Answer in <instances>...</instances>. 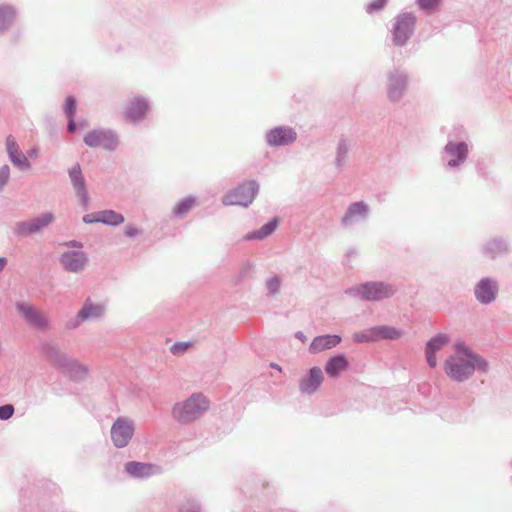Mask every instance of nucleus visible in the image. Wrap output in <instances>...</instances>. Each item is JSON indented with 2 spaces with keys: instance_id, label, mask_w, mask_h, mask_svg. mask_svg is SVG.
I'll return each mask as SVG.
<instances>
[{
  "instance_id": "obj_1",
  "label": "nucleus",
  "mask_w": 512,
  "mask_h": 512,
  "mask_svg": "<svg viewBox=\"0 0 512 512\" xmlns=\"http://www.w3.org/2000/svg\"><path fill=\"white\" fill-rule=\"evenodd\" d=\"M40 349L46 361L70 380L81 382L86 378L88 367L62 352L58 344L45 341Z\"/></svg>"
},
{
  "instance_id": "obj_2",
  "label": "nucleus",
  "mask_w": 512,
  "mask_h": 512,
  "mask_svg": "<svg viewBox=\"0 0 512 512\" xmlns=\"http://www.w3.org/2000/svg\"><path fill=\"white\" fill-rule=\"evenodd\" d=\"M396 285L385 281H367L347 288L344 293L363 301L377 302L391 298L396 294Z\"/></svg>"
},
{
  "instance_id": "obj_3",
  "label": "nucleus",
  "mask_w": 512,
  "mask_h": 512,
  "mask_svg": "<svg viewBox=\"0 0 512 512\" xmlns=\"http://www.w3.org/2000/svg\"><path fill=\"white\" fill-rule=\"evenodd\" d=\"M210 402L202 393H193L190 397L173 406L172 415L180 424H190L201 418L209 409Z\"/></svg>"
},
{
  "instance_id": "obj_4",
  "label": "nucleus",
  "mask_w": 512,
  "mask_h": 512,
  "mask_svg": "<svg viewBox=\"0 0 512 512\" xmlns=\"http://www.w3.org/2000/svg\"><path fill=\"white\" fill-rule=\"evenodd\" d=\"M478 361L469 358L450 356L445 360L444 371L447 376L455 382H465L475 371L486 374L489 371V362L484 359L483 364H476Z\"/></svg>"
},
{
  "instance_id": "obj_5",
  "label": "nucleus",
  "mask_w": 512,
  "mask_h": 512,
  "mask_svg": "<svg viewBox=\"0 0 512 512\" xmlns=\"http://www.w3.org/2000/svg\"><path fill=\"white\" fill-rule=\"evenodd\" d=\"M468 156V143L465 140H456L449 134L441 151L443 168L447 171L458 172L468 160Z\"/></svg>"
},
{
  "instance_id": "obj_6",
  "label": "nucleus",
  "mask_w": 512,
  "mask_h": 512,
  "mask_svg": "<svg viewBox=\"0 0 512 512\" xmlns=\"http://www.w3.org/2000/svg\"><path fill=\"white\" fill-rule=\"evenodd\" d=\"M417 17L412 12H401L393 19L391 32L392 44L404 47L408 44L416 29Z\"/></svg>"
},
{
  "instance_id": "obj_7",
  "label": "nucleus",
  "mask_w": 512,
  "mask_h": 512,
  "mask_svg": "<svg viewBox=\"0 0 512 512\" xmlns=\"http://www.w3.org/2000/svg\"><path fill=\"white\" fill-rule=\"evenodd\" d=\"M386 94L390 102L398 103L406 94L410 83L409 72L401 67H394L386 74Z\"/></svg>"
},
{
  "instance_id": "obj_8",
  "label": "nucleus",
  "mask_w": 512,
  "mask_h": 512,
  "mask_svg": "<svg viewBox=\"0 0 512 512\" xmlns=\"http://www.w3.org/2000/svg\"><path fill=\"white\" fill-rule=\"evenodd\" d=\"M259 189L258 181L246 180L227 192L222 198V203L225 206L239 205L248 207L259 193Z\"/></svg>"
},
{
  "instance_id": "obj_9",
  "label": "nucleus",
  "mask_w": 512,
  "mask_h": 512,
  "mask_svg": "<svg viewBox=\"0 0 512 512\" xmlns=\"http://www.w3.org/2000/svg\"><path fill=\"white\" fill-rule=\"evenodd\" d=\"M83 141L90 148L102 147L107 151H114L119 143L117 134L109 129H93L84 136Z\"/></svg>"
},
{
  "instance_id": "obj_10",
  "label": "nucleus",
  "mask_w": 512,
  "mask_h": 512,
  "mask_svg": "<svg viewBox=\"0 0 512 512\" xmlns=\"http://www.w3.org/2000/svg\"><path fill=\"white\" fill-rule=\"evenodd\" d=\"M297 140L296 130L287 125L275 126L265 133V142L270 148L290 146Z\"/></svg>"
},
{
  "instance_id": "obj_11",
  "label": "nucleus",
  "mask_w": 512,
  "mask_h": 512,
  "mask_svg": "<svg viewBox=\"0 0 512 512\" xmlns=\"http://www.w3.org/2000/svg\"><path fill=\"white\" fill-rule=\"evenodd\" d=\"M55 217L52 212H45L32 220L17 222L14 227V234L18 237H25L41 232L48 227Z\"/></svg>"
},
{
  "instance_id": "obj_12",
  "label": "nucleus",
  "mask_w": 512,
  "mask_h": 512,
  "mask_svg": "<svg viewBox=\"0 0 512 512\" xmlns=\"http://www.w3.org/2000/svg\"><path fill=\"white\" fill-rule=\"evenodd\" d=\"M133 434V422L124 417L117 418L111 427V439L117 448L127 446Z\"/></svg>"
},
{
  "instance_id": "obj_13",
  "label": "nucleus",
  "mask_w": 512,
  "mask_h": 512,
  "mask_svg": "<svg viewBox=\"0 0 512 512\" xmlns=\"http://www.w3.org/2000/svg\"><path fill=\"white\" fill-rule=\"evenodd\" d=\"M499 291L497 281L491 277L481 278L474 287L476 300L482 305H488L495 301Z\"/></svg>"
},
{
  "instance_id": "obj_14",
  "label": "nucleus",
  "mask_w": 512,
  "mask_h": 512,
  "mask_svg": "<svg viewBox=\"0 0 512 512\" xmlns=\"http://www.w3.org/2000/svg\"><path fill=\"white\" fill-rule=\"evenodd\" d=\"M68 176L74 188L76 196L80 199L83 209L87 210L89 204V193L79 163H75L71 168L68 169Z\"/></svg>"
},
{
  "instance_id": "obj_15",
  "label": "nucleus",
  "mask_w": 512,
  "mask_h": 512,
  "mask_svg": "<svg viewBox=\"0 0 512 512\" xmlns=\"http://www.w3.org/2000/svg\"><path fill=\"white\" fill-rule=\"evenodd\" d=\"M16 310L31 327L41 331H46L49 328L47 317L41 314L34 306L18 302L16 303Z\"/></svg>"
},
{
  "instance_id": "obj_16",
  "label": "nucleus",
  "mask_w": 512,
  "mask_h": 512,
  "mask_svg": "<svg viewBox=\"0 0 512 512\" xmlns=\"http://www.w3.org/2000/svg\"><path fill=\"white\" fill-rule=\"evenodd\" d=\"M125 472L135 479H147L162 473V467L157 464L129 461L124 465Z\"/></svg>"
},
{
  "instance_id": "obj_17",
  "label": "nucleus",
  "mask_w": 512,
  "mask_h": 512,
  "mask_svg": "<svg viewBox=\"0 0 512 512\" xmlns=\"http://www.w3.org/2000/svg\"><path fill=\"white\" fill-rule=\"evenodd\" d=\"M87 256L83 251L69 250L61 254L59 262L64 270L71 273L81 272L87 263Z\"/></svg>"
},
{
  "instance_id": "obj_18",
  "label": "nucleus",
  "mask_w": 512,
  "mask_h": 512,
  "mask_svg": "<svg viewBox=\"0 0 512 512\" xmlns=\"http://www.w3.org/2000/svg\"><path fill=\"white\" fill-rule=\"evenodd\" d=\"M149 109L147 99L142 96L134 97L129 101L125 110V118L128 122L137 124L141 122Z\"/></svg>"
},
{
  "instance_id": "obj_19",
  "label": "nucleus",
  "mask_w": 512,
  "mask_h": 512,
  "mask_svg": "<svg viewBox=\"0 0 512 512\" xmlns=\"http://www.w3.org/2000/svg\"><path fill=\"white\" fill-rule=\"evenodd\" d=\"M369 215V206L364 201H357L351 203L343 217L341 218V225L343 227H350L361 220H364Z\"/></svg>"
},
{
  "instance_id": "obj_20",
  "label": "nucleus",
  "mask_w": 512,
  "mask_h": 512,
  "mask_svg": "<svg viewBox=\"0 0 512 512\" xmlns=\"http://www.w3.org/2000/svg\"><path fill=\"white\" fill-rule=\"evenodd\" d=\"M323 382V372L320 367L314 366L301 378L299 390L304 395L314 394Z\"/></svg>"
},
{
  "instance_id": "obj_21",
  "label": "nucleus",
  "mask_w": 512,
  "mask_h": 512,
  "mask_svg": "<svg viewBox=\"0 0 512 512\" xmlns=\"http://www.w3.org/2000/svg\"><path fill=\"white\" fill-rule=\"evenodd\" d=\"M510 244L502 237H494L485 242L482 246V253L490 260L504 256L510 252Z\"/></svg>"
},
{
  "instance_id": "obj_22",
  "label": "nucleus",
  "mask_w": 512,
  "mask_h": 512,
  "mask_svg": "<svg viewBox=\"0 0 512 512\" xmlns=\"http://www.w3.org/2000/svg\"><path fill=\"white\" fill-rule=\"evenodd\" d=\"M6 150L12 164L20 170H27L31 164L27 157L20 151L19 145L12 135L6 138Z\"/></svg>"
},
{
  "instance_id": "obj_23",
  "label": "nucleus",
  "mask_w": 512,
  "mask_h": 512,
  "mask_svg": "<svg viewBox=\"0 0 512 512\" xmlns=\"http://www.w3.org/2000/svg\"><path fill=\"white\" fill-rule=\"evenodd\" d=\"M18 18V9L8 3L0 4V36L10 32Z\"/></svg>"
},
{
  "instance_id": "obj_24",
  "label": "nucleus",
  "mask_w": 512,
  "mask_h": 512,
  "mask_svg": "<svg viewBox=\"0 0 512 512\" xmlns=\"http://www.w3.org/2000/svg\"><path fill=\"white\" fill-rule=\"evenodd\" d=\"M342 341V338L340 335L337 334H326V335H320L316 336L308 350L311 354H317L326 350H330L337 345H339Z\"/></svg>"
},
{
  "instance_id": "obj_25",
  "label": "nucleus",
  "mask_w": 512,
  "mask_h": 512,
  "mask_svg": "<svg viewBox=\"0 0 512 512\" xmlns=\"http://www.w3.org/2000/svg\"><path fill=\"white\" fill-rule=\"evenodd\" d=\"M349 368V361L345 354L338 353L328 358L324 370L330 378H338Z\"/></svg>"
},
{
  "instance_id": "obj_26",
  "label": "nucleus",
  "mask_w": 512,
  "mask_h": 512,
  "mask_svg": "<svg viewBox=\"0 0 512 512\" xmlns=\"http://www.w3.org/2000/svg\"><path fill=\"white\" fill-rule=\"evenodd\" d=\"M279 226V219L277 217H273L267 223H265L261 228L256 229L252 232H249L243 236V241H253V240H264L270 235H272L277 227Z\"/></svg>"
},
{
  "instance_id": "obj_27",
  "label": "nucleus",
  "mask_w": 512,
  "mask_h": 512,
  "mask_svg": "<svg viewBox=\"0 0 512 512\" xmlns=\"http://www.w3.org/2000/svg\"><path fill=\"white\" fill-rule=\"evenodd\" d=\"M80 318L85 321L97 320L102 317L104 307L100 304H94L90 298L86 299L79 310Z\"/></svg>"
},
{
  "instance_id": "obj_28",
  "label": "nucleus",
  "mask_w": 512,
  "mask_h": 512,
  "mask_svg": "<svg viewBox=\"0 0 512 512\" xmlns=\"http://www.w3.org/2000/svg\"><path fill=\"white\" fill-rule=\"evenodd\" d=\"M196 199L193 196H186L179 200L172 209V217L175 219H183L186 214L193 208Z\"/></svg>"
},
{
  "instance_id": "obj_29",
  "label": "nucleus",
  "mask_w": 512,
  "mask_h": 512,
  "mask_svg": "<svg viewBox=\"0 0 512 512\" xmlns=\"http://www.w3.org/2000/svg\"><path fill=\"white\" fill-rule=\"evenodd\" d=\"M351 144L345 139L341 138L337 145L335 166L338 170H341L347 163Z\"/></svg>"
},
{
  "instance_id": "obj_30",
  "label": "nucleus",
  "mask_w": 512,
  "mask_h": 512,
  "mask_svg": "<svg viewBox=\"0 0 512 512\" xmlns=\"http://www.w3.org/2000/svg\"><path fill=\"white\" fill-rule=\"evenodd\" d=\"M124 216L111 209L100 211V223L108 226H119L124 222Z\"/></svg>"
},
{
  "instance_id": "obj_31",
  "label": "nucleus",
  "mask_w": 512,
  "mask_h": 512,
  "mask_svg": "<svg viewBox=\"0 0 512 512\" xmlns=\"http://www.w3.org/2000/svg\"><path fill=\"white\" fill-rule=\"evenodd\" d=\"M375 332H376V338L379 339H389V340H396L400 338L402 332L392 326L387 325H380L375 326Z\"/></svg>"
},
{
  "instance_id": "obj_32",
  "label": "nucleus",
  "mask_w": 512,
  "mask_h": 512,
  "mask_svg": "<svg viewBox=\"0 0 512 512\" xmlns=\"http://www.w3.org/2000/svg\"><path fill=\"white\" fill-rule=\"evenodd\" d=\"M448 342L449 338L446 334L438 333L427 341L425 351H430L436 354Z\"/></svg>"
},
{
  "instance_id": "obj_33",
  "label": "nucleus",
  "mask_w": 512,
  "mask_h": 512,
  "mask_svg": "<svg viewBox=\"0 0 512 512\" xmlns=\"http://www.w3.org/2000/svg\"><path fill=\"white\" fill-rule=\"evenodd\" d=\"M455 349L460 354L458 357L469 358L470 360L478 361L476 364L480 365L484 363L485 358L474 352L472 349L468 348L463 342H457L455 344Z\"/></svg>"
},
{
  "instance_id": "obj_34",
  "label": "nucleus",
  "mask_w": 512,
  "mask_h": 512,
  "mask_svg": "<svg viewBox=\"0 0 512 512\" xmlns=\"http://www.w3.org/2000/svg\"><path fill=\"white\" fill-rule=\"evenodd\" d=\"M353 340L357 343H368L377 341L375 326L364 331L356 332L353 335Z\"/></svg>"
},
{
  "instance_id": "obj_35",
  "label": "nucleus",
  "mask_w": 512,
  "mask_h": 512,
  "mask_svg": "<svg viewBox=\"0 0 512 512\" xmlns=\"http://www.w3.org/2000/svg\"><path fill=\"white\" fill-rule=\"evenodd\" d=\"M178 512H204L200 502L196 499L188 498L180 503Z\"/></svg>"
},
{
  "instance_id": "obj_36",
  "label": "nucleus",
  "mask_w": 512,
  "mask_h": 512,
  "mask_svg": "<svg viewBox=\"0 0 512 512\" xmlns=\"http://www.w3.org/2000/svg\"><path fill=\"white\" fill-rule=\"evenodd\" d=\"M442 0H415V3L421 11L426 14H432L441 5Z\"/></svg>"
},
{
  "instance_id": "obj_37",
  "label": "nucleus",
  "mask_w": 512,
  "mask_h": 512,
  "mask_svg": "<svg viewBox=\"0 0 512 512\" xmlns=\"http://www.w3.org/2000/svg\"><path fill=\"white\" fill-rule=\"evenodd\" d=\"M282 284V279L279 275H273L266 281L267 295L273 296L279 293Z\"/></svg>"
},
{
  "instance_id": "obj_38",
  "label": "nucleus",
  "mask_w": 512,
  "mask_h": 512,
  "mask_svg": "<svg viewBox=\"0 0 512 512\" xmlns=\"http://www.w3.org/2000/svg\"><path fill=\"white\" fill-rule=\"evenodd\" d=\"M388 0H371L365 6L367 14L373 15L381 12L387 5Z\"/></svg>"
},
{
  "instance_id": "obj_39",
  "label": "nucleus",
  "mask_w": 512,
  "mask_h": 512,
  "mask_svg": "<svg viewBox=\"0 0 512 512\" xmlns=\"http://www.w3.org/2000/svg\"><path fill=\"white\" fill-rule=\"evenodd\" d=\"M77 109V100L74 96L69 95L65 99L64 103V114L66 118L75 117Z\"/></svg>"
},
{
  "instance_id": "obj_40",
  "label": "nucleus",
  "mask_w": 512,
  "mask_h": 512,
  "mask_svg": "<svg viewBox=\"0 0 512 512\" xmlns=\"http://www.w3.org/2000/svg\"><path fill=\"white\" fill-rule=\"evenodd\" d=\"M190 345V342L177 341L170 347V352L173 355H180L184 353Z\"/></svg>"
},
{
  "instance_id": "obj_41",
  "label": "nucleus",
  "mask_w": 512,
  "mask_h": 512,
  "mask_svg": "<svg viewBox=\"0 0 512 512\" xmlns=\"http://www.w3.org/2000/svg\"><path fill=\"white\" fill-rule=\"evenodd\" d=\"M83 322H86L84 319L80 318V313L78 312L76 316L70 318L65 323V329L67 330H75L77 329Z\"/></svg>"
},
{
  "instance_id": "obj_42",
  "label": "nucleus",
  "mask_w": 512,
  "mask_h": 512,
  "mask_svg": "<svg viewBox=\"0 0 512 512\" xmlns=\"http://www.w3.org/2000/svg\"><path fill=\"white\" fill-rule=\"evenodd\" d=\"M15 412V408L12 404H5L0 406V420L10 419Z\"/></svg>"
},
{
  "instance_id": "obj_43",
  "label": "nucleus",
  "mask_w": 512,
  "mask_h": 512,
  "mask_svg": "<svg viewBox=\"0 0 512 512\" xmlns=\"http://www.w3.org/2000/svg\"><path fill=\"white\" fill-rule=\"evenodd\" d=\"M10 177V168L8 165H3L0 168V192L4 189L6 186L8 180Z\"/></svg>"
},
{
  "instance_id": "obj_44",
  "label": "nucleus",
  "mask_w": 512,
  "mask_h": 512,
  "mask_svg": "<svg viewBox=\"0 0 512 512\" xmlns=\"http://www.w3.org/2000/svg\"><path fill=\"white\" fill-rule=\"evenodd\" d=\"M253 272V265L250 262H245L242 264L239 270V279L244 280L249 278Z\"/></svg>"
},
{
  "instance_id": "obj_45",
  "label": "nucleus",
  "mask_w": 512,
  "mask_h": 512,
  "mask_svg": "<svg viewBox=\"0 0 512 512\" xmlns=\"http://www.w3.org/2000/svg\"><path fill=\"white\" fill-rule=\"evenodd\" d=\"M82 220L86 224L100 223V211L85 214Z\"/></svg>"
},
{
  "instance_id": "obj_46",
  "label": "nucleus",
  "mask_w": 512,
  "mask_h": 512,
  "mask_svg": "<svg viewBox=\"0 0 512 512\" xmlns=\"http://www.w3.org/2000/svg\"><path fill=\"white\" fill-rule=\"evenodd\" d=\"M124 233H125V236L132 238V237H135V236L141 234V230L133 225H127L125 227Z\"/></svg>"
},
{
  "instance_id": "obj_47",
  "label": "nucleus",
  "mask_w": 512,
  "mask_h": 512,
  "mask_svg": "<svg viewBox=\"0 0 512 512\" xmlns=\"http://www.w3.org/2000/svg\"><path fill=\"white\" fill-rule=\"evenodd\" d=\"M425 355H426V360H427L428 366L431 368H435L437 365L436 354L432 353L430 351H425Z\"/></svg>"
},
{
  "instance_id": "obj_48",
  "label": "nucleus",
  "mask_w": 512,
  "mask_h": 512,
  "mask_svg": "<svg viewBox=\"0 0 512 512\" xmlns=\"http://www.w3.org/2000/svg\"><path fill=\"white\" fill-rule=\"evenodd\" d=\"M78 124L75 121V117L67 118V132L73 134L76 132Z\"/></svg>"
},
{
  "instance_id": "obj_49",
  "label": "nucleus",
  "mask_w": 512,
  "mask_h": 512,
  "mask_svg": "<svg viewBox=\"0 0 512 512\" xmlns=\"http://www.w3.org/2000/svg\"><path fill=\"white\" fill-rule=\"evenodd\" d=\"M65 245L68 247H71V248H82V246H83L82 243L77 240L68 241L65 243Z\"/></svg>"
},
{
  "instance_id": "obj_50",
  "label": "nucleus",
  "mask_w": 512,
  "mask_h": 512,
  "mask_svg": "<svg viewBox=\"0 0 512 512\" xmlns=\"http://www.w3.org/2000/svg\"><path fill=\"white\" fill-rule=\"evenodd\" d=\"M295 338L300 340L302 343H305L307 341V337L305 336V334L302 331H297L295 333Z\"/></svg>"
},
{
  "instance_id": "obj_51",
  "label": "nucleus",
  "mask_w": 512,
  "mask_h": 512,
  "mask_svg": "<svg viewBox=\"0 0 512 512\" xmlns=\"http://www.w3.org/2000/svg\"><path fill=\"white\" fill-rule=\"evenodd\" d=\"M7 264V259L5 257H0V273L3 271Z\"/></svg>"
},
{
  "instance_id": "obj_52",
  "label": "nucleus",
  "mask_w": 512,
  "mask_h": 512,
  "mask_svg": "<svg viewBox=\"0 0 512 512\" xmlns=\"http://www.w3.org/2000/svg\"><path fill=\"white\" fill-rule=\"evenodd\" d=\"M357 254L356 250L352 249V250H349L347 255L350 257V256H355Z\"/></svg>"
},
{
  "instance_id": "obj_53",
  "label": "nucleus",
  "mask_w": 512,
  "mask_h": 512,
  "mask_svg": "<svg viewBox=\"0 0 512 512\" xmlns=\"http://www.w3.org/2000/svg\"><path fill=\"white\" fill-rule=\"evenodd\" d=\"M271 367L277 370H281V367L277 364H272Z\"/></svg>"
},
{
  "instance_id": "obj_54",
  "label": "nucleus",
  "mask_w": 512,
  "mask_h": 512,
  "mask_svg": "<svg viewBox=\"0 0 512 512\" xmlns=\"http://www.w3.org/2000/svg\"><path fill=\"white\" fill-rule=\"evenodd\" d=\"M79 126H84L85 120H79L77 123Z\"/></svg>"
}]
</instances>
